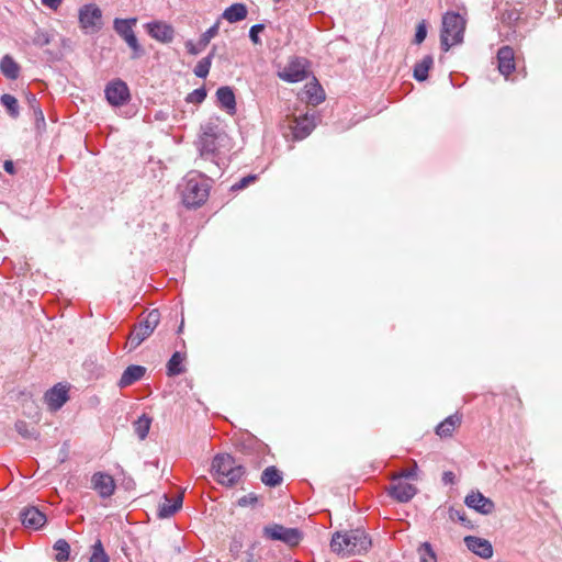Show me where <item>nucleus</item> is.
<instances>
[{"mask_svg":"<svg viewBox=\"0 0 562 562\" xmlns=\"http://www.w3.org/2000/svg\"><path fill=\"white\" fill-rule=\"evenodd\" d=\"M227 126L218 117H211L201 125L196 147L201 159L210 160L220 169V161L233 148Z\"/></svg>","mask_w":562,"mask_h":562,"instance_id":"obj_1","label":"nucleus"},{"mask_svg":"<svg viewBox=\"0 0 562 562\" xmlns=\"http://www.w3.org/2000/svg\"><path fill=\"white\" fill-rule=\"evenodd\" d=\"M372 546V540L366 530L357 528L347 531H338L333 535L331 550L342 557L362 554Z\"/></svg>","mask_w":562,"mask_h":562,"instance_id":"obj_2","label":"nucleus"},{"mask_svg":"<svg viewBox=\"0 0 562 562\" xmlns=\"http://www.w3.org/2000/svg\"><path fill=\"white\" fill-rule=\"evenodd\" d=\"M212 474L218 484L233 487L241 481L246 474V469L237 463L233 456L218 453L212 461Z\"/></svg>","mask_w":562,"mask_h":562,"instance_id":"obj_3","label":"nucleus"},{"mask_svg":"<svg viewBox=\"0 0 562 562\" xmlns=\"http://www.w3.org/2000/svg\"><path fill=\"white\" fill-rule=\"evenodd\" d=\"M209 191L207 180L200 172L191 171L181 184L182 202L188 207L201 206L206 201Z\"/></svg>","mask_w":562,"mask_h":562,"instance_id":"obj_4","label":"nucleus"},{"mask_svg":"<svg viewBox=\"0 0 562 562\" xmlns=\"http://www.w3.org/2000/svg\"><path fill=\"white\" fill-rule=\"evenodd\" d=\"M465 30V20L457 12H447L442 16L440 46L448 52L451 46L462 43Z\"/></svg>","mask_w":562,"mask_h":562,"instance_id":"obj_5","label":"nucleus"},{"mask_svg":"<svg viewBox=\"0 0 562 562\" xmlns=\"http://www.w3.org/2000/svg\"><path fill=\"white\" fill-rule=\"evenodd\" d=\"M317 123L316 112L310 108H294L292 114L286 115L288 127L292 131L294 139L307 137Z\"/></svg>","mask_w":562,"mask_h":562,"instance_id":"obj_6","label":"nucleus"},{"mask_svg":"<svg viewBox=\"0 0 562 562\" xmlns=\"http://www.w3.org/2000/svg\"><path fill=\"white\" fill-rule=\"evenodd\" d=\"M159 322L160 313L158 310L150 311L143 321L135 325L128 335L127 345H130V349L133 350L137 348L146 338H148L154 333Z\"/></svg>","mask_w":562,"mask_h":562,"instance_id":"obj_7","label":"nucleus"},{"mask_svg":"<svg viewBox=\"0 0 562 562\" xmlns=\"http://www.w3.org/2000/svg\"><path fill=\"white\" fill-rule=\"evenodd\" d=\"M262 536L269 540L281 541L291 547L297 546L302 540V532L297 528H289L279 524L265 526Z\"/></svg>","mask_w":562,"mask_h":562,"instance_id":"obj_8","label":"nucleus"},{"mask_svg":"<svg viewBox=\"0 0 562 562\" xmlns=\"http://www.w3.org/2000/svg\"><path fill=\"white\" fill-rule=\"evenodd\" d=\"M135 18L131 19H115L113 27L115 32L126 42V44L133 50V58L139 57L143 53L142 46L138 44L137 37L133 31V26L136 24Z\"/></svg>","mask_w":562,"mask_h":562,"instance_id":"obj_9","label":"nucleus"},{"mask_svg":"<svg viewBox=\"0 0 562 562\" xmlns=\"http://www.w3.org/2000/svg\"><path fill=\"white\" fill-rule=\"evenodd\" d=\"M79 23L86 33H95L102 27V12L95 4H86L79 10Z\"/></svg>","mask_w":562,"mask_h":562,"instance_id":"obj_10","label":"nucleus"},{"mask_svg":"<svg viewBox=\"0 0 562 562\" xmlns=\"http://www.w3.org/2000/svg\"><path fill=\"white\" fill-rule=\"evenodd\" d=\"M280 79L286 82H300L307 78V60L303 57L292 58L283 69L278 72Z\"/></svg>","mask_w":562,"mask_h":562,"instance_id":"obj_11","label":"nucleus"},{"mask_svg":"<svg viewBox=\"0 0 562 562\" xmlns=\"http://www.w3.org/2000/svg\"><path fill=\"white\" fill-rule=\"evenodd\" d=\"M104 93L110 105H122L130 99L128 87L120 79L109 82L105 87Z\"/></svg>","mask_w":562,"mask_h":562,"instance_id":"obj_12","label":"nucleus"},{"mask_svg":"<svg viewBox=\"0 0 562 562\" xmlns=\"http://www.w3.org/2000/svg\"><path fill=\"white\" fill-rule=\"evenodd\" d=\"M91 487L102 498L112 496L115 492V481L112 475L104 472H95L91 477Z\"/></svg>","mask_w":562,"mask_h":562,"instance_id":"obj_13","label":"nucleus"},{"mask_svg":"<svg viewBox=\"0 0 562 562\" xmlns=\"http://www.w3.org/2000/svg\"><path fill=\"white\" fill-rule=\"evenodd\" d=\"M390 495L401 503L409 502L417 493V487L396 476L390 486Z\"/></svg>","mask_w":562,"mask_h":562,"instance_id":"obj_14","label":"nucleus"},{"mask_svg":"<svg viewBox=\"0 0 562 562\" xmlns=\"http://www.w3.org/2000/svg\"><path fill=\"white\" fill-rule=\"evenodd\" d=\"M68 398V387L61 383L54 385L44 394V401L52 412H56L61 408Z\"/></svg>","mask_w":562,"mask_h":562,"instance_id":"obj_15","label":"nucleus"},{"mask_svg":"<svg viewBox=\"0 0 562 562\" xmlns=\"http://www.w3.org/2000/svg\"><path fill=\"white\" fill-rule=\"evenodd\" d=\"M469 508L476 510L480 514L488 515L493 513L495 505L492 499L485 497L481 492H472L467 495L464 499Z\"/></svg>","mask_w":562,"mask_h":562,"instance_id":"obj_16","label":"nucleus"},{"mask_svg":"<svg viewBox=\"0 0 562 562\" xmlns=\"http://www.w3.org/2000/svg\"><path fill=\"white\" fill-rule=\"evenodd\" d=\"M497 67L499 72L507 78L515 70V54L510 46H502L497 52Z\"/></svg>","mask_w":562,"mask_h":562,"instance_id":"obj_17","label":"nucleus"},{"mask_svg":"<svg viewBox=\"0 0 562 562\" xmlns=\"http://www.w3.org/2000/svg\"><path fill=\"white\" fill-rule=\"evenodd\" d=\"M464 543L470 551L483 559H490L493 555V547L486 539L467 536Z\"/></svg>","mask_w":562,"mask_h":562,"instance_id":"obj_18","label":"nucleus"},{"mask_svg":"<svg viewBox=\"0 0 562 562\" xmlns=\"http://www.w3.org/2000/svg\"><path fill=\"white\" fill-rule=\"evenodd\" d=\"M147 32L148 34L162 43H170L173 40L175 31L173 27L164 22H150L147 23Z\"/></svg>","mask_w":562,"mask_h":562,"instance_id":"obj_19","label":"nucleus"},{"mask_svg":"<svg viewBox=\"0 0 562 562\" xmlns=\"http://www.w3.org/2000/svg\"><path fill=\"white\" fill-rule=\"evenodd\" d=\"M21 520L25 527L38 529L46 522V516L36 507H26L21 512Z\"/></svg>","mask_w":562,"mask_h":562,"instance_id":"obj_20","label":"nucleus"},{"mask_svg":"<svg viewBox=\"0 0 562 562\" xmlns=\"http://www.w3.org/2000/svg\"><path fill=\"white\" fill-rule=\"evenodd\" d=\"M146 373V368L142 366H128L121 375L117 382L120 389L127 387L135 382L139 381Z\"/></svg>","mask_w":562,"mask_h":562,"instance_id":"obj_21","label":"nucleus"},{"mask_svg":"<svg viewBox=\"0 0 562 562\" xmlns=\"http://www.w3.org/2000/svg\"><path fill=\"white\" fill-rule=\"evenodd\" d=\"M461 420L462 417L458 413L448 416L436 427V434L441 438L451 437Z\"/></svg>","mask_w":562,"mask_h":562,"instance_id":"obj_22","label":"nucleus"},{"mask_svg":"<svg viewBox=\"0 0 562 562\" xmlns=\"http://www.w3.org/2000/svg\"><path fill=\"white\" fill-rule=\"evenodd\" d=\"M247 12V8L244 3H234L224 10L222 19L229 23H236L246 19Z\"/></svg>","mask_w":562,"mask_h":562,"instance_id":"obj_23","label":"nucleus"},{"mask_svg":"<svg viewBox=\"0 0 562 562\" xmlns=\"http://www.w3.org/2000/svg\"><path fill=\"white\" fill-rule=\"evenodd\" d=\"M165 501L158 507V516L160 518H168L177 513L182 505V498L178 496L175 499H169L166 495L164 496Z\"/></svg>","mask_w":562,"mask_h":562,"instance_id":"obj_24","label":"nucleus"},{"mask_svg":"<svg viewBox=\"0 0 562 562\" xmlns=\"http://www.w3.org/2000/svg\"><path fill=\"white\" fill-rule=\"evenodd\" d=\"M434 65L431 55H426L422 60L417 61L414 66L413 76L417 81H425L428 78L429 69Z\"/></svg>","mask_w":562,"mask_h":562,"instance_id":"obj_25","label":"nucleus"},{"mask_svg":"<svg viewBox=\"0 0 562 562\" xmlns=\"http://www.w3.org/2000/svg\"><path fill=\"white\" fill-rule=\"evenodd\" d=\"M0 70L7 78L16 79L20 72V67L10 55H5L0 60Z\"/></svg>","mask_w":562,"mask_h":562,"instance_id":"obj_26","label":"nucleus"},{"mask_svg":"<svg viewBox=\"0 0 562 562\" xmlns=\"http://www.w3.org/2000/svg\"><path fill=\"white\" fill-rule=\"evenodd\" d=\"M261 482L267 486L274 487L281 484L282 475L276 467L271 465L263 470Z\"/></svg>","mask_w":562,"mask_h":562,"instance_id":"obj_27","label":"nucleus"},{"mask_svg":"<svg viewBox=\"0 0 562 562\" xmlns=\"http://www.w3.org/2000/svg\"><path fill=\"white\" fill-rule=\"evenodd\" d=\"M305 89L311 102L318 104L325 101V92L317 81L307 83Z\"/></svg>","mask_w":562,"mask_h":562,"instance_id":"obj_28","label":"nucleus"},{"mask_svg":"<svg viewBox=\"0 0 562 562\" xmlns=\"http://www.w3.org/2000/svg\"><path fill=\"white\" fill-rule=\"evenodd\" d=\"M216 100L220 105H236L234 91L228 86H224L217 89Z\"/></svg>","mask_w":562,"mask_h":562,"instance_id":"obj_29","label":"nucleus"},{"mask_svg":"<svg viewBox=\"0 0 562 562\" xmlns=\"http://www.w3.org/2000/svg\"><path fill=\"white\" fill-rule=\"evenodd\" d=\"M54 33L43 29H36L32 36V43L37 47H44L50 44L54 41Z\"/></svg>","mask_w":562,"mask_h":562,"instance_id":"obj_30","label":"nucleus"},{"mask_svg":"<svg viewBox=\"0 0 562 562\" xmlns=\"http://www.w3.org/2000/svg\"><path fill=\"white\" fill-rule=\"evenodd\" d=\"M213 55H214V48L206 57H204L198 61V64L195 65L194 70H193L194 75L196 77L205 78L209 75Z\"/></svg>","mask_w":562,"mask_h":562,"instance_id":"obj_31","label":"nucleus"},{"mask_svg":"<svg viewBox=\"0 0 562 562\" xmlns=\"http://www.w3.org/2000/svg\"><path fill=\"white\" fill-rule=\"evenodd\" d=\"M183 357L180 352H175L168 361V375H178L184 371L182 366Z\"/></svg>","mask_w":562,"mask_h":562,"instance_id":"obj_32","label":"nucleus"},{"mask_svg":"<svg viewBox=\"0 0 562 562\" xmlns=\"http://www.w3.org/2000/svg\"><path fill=\"white\" fill-rule=\"evenodd\" d=\"M54 550L57 552L55 557L57 562H66L69 559L70 546L66 540H57L54 544Z\"/></svg>","mask_w":562,"mask_h":562,"instance_id":"obj_33","label":"nucleus"},{"mask_svg":"<svg viewBox=\"0 0 562 562\" xmlns=\"http://www.w3.org/2000/svg\"><path fill=\"white\" fill-rule=\"evenodd\" d=\"M151 419L143 415L140 416L135 423H134V429L139 439H145L148 435L149 428H150Z\"/></svg>","mask_w":562,"mask_h":562,"instance_id":"obj_34","label":"nucleus"},{"mask_svg":"<svg viewBox=\"0 0 562 562\" xmlns=\"http://www.w3.org/2000/svg\"><path fill=\"white\" fill-rule=\"evenodd\" d=\"M220 20L216 21L210 29H207L199 40V46L202 48L206 47L212 38H214L218 34L220 30Z\"/></svg>","mask_w":562,"mask_h":562,"instance_id":"obj_35","label":"nucleus"},{"mask_svg":"<svg viewBox=\"0 0 562 562\" xmlns=\"http://www.w3.org/2000/svg\"><path fill=\"white\" fill-rule=\"evenodd\" d=\"M89 562H109V557L105 553L103 546L100 540H98L92 546V554L89 559Z\"/></svg>","mask_w":562,"mask_h":562,"instance_id":"obj_36","label":"nucleus"},{"mask_svg":"<svg viewBox=\"0 0 562 562\" xmlns=\"http://www.w3.org/2000/svg\"><path fill=\"white\" fill-rule=\"evenodd\" d=\"M15 430L18 431L19 435H21L25 439H33V438H36V436H37L34 428H30L27 423H25L23 420H18L15 423Z\"/></svg>","mask_w":562,"mask_h":562,"instance_id":"obj_37","label":"nucleus"},{"mask_svg":"<svg viewBox=\"0 0 562 562\" xmlns=\"http://www.w3.org/2000/svg\"><path fill=\"white\" fill-rule=\"evenodd\" d=\"M206 98V90L205 88L201 87V88H198L195 90H193L192 92L188 93V95L186 97V102L187 103H202Z\"/></svg>","mask_w":562,"mask_h":562,"instance_id":"obj_38","label":"nucleus"},{"mask_svg":"<svg viewBox=\"0 0 562 562\" xmlns=\"http://www.w3.org/2000/svg\"><path fill=\"white\" fill-rule=\"evenodd\" d=\"M426 36H427V24L425 21H422L418 23V25L416 27L414 43L417 45L422 44L425 41Z\"/></svg>","mask_w":562,"mask_h":562,"instance_id":"obj_39","label":"nucleus"},{"mask_svg":"<svg viewBox=\"0 0 562 562\" xmlns=\"http://www.w3.org/2000/svg\"><path fill=\"white\" fill-rule=\"evenodd\" d=\"M265 29L263 24H255L249 30V37L251 42L256 45L261 44V40L259 37V33L262 32Z\"/></svg>","mask_w":562,"mask_h":562,"instance_id":"obj_40","label":"nucleus"},{"mask_svg":"<svg viewBox=\"0 0 562 562\" xmlns=\"http://www.w3.org/2000/svg\"><path fill=\"white\" fill-rule=\"evenodd\" d=\"M257 179V176H254V175H249L247 177H244L241 178L239 181H237L236 183H234L232 186V189L233 190H243L245 189L249 183L256 181Z\"/></svg>","mask_w":562,"mask_h":562,"instance_id":"obj_41","label":"nucleus"},{"mask_svg":"<svg viewBox=\"0 0 562 562\" xmlns=\"http://www.w3.org/2000/svg\"><path fill=\"white\" fill-rule=\"evenodd\" d=\"M398 477H401L403 480H405V479L417 480V463L414 462L413 468L402 471L401 474L398 475Z\"/></svg>","mask_w":562,"mask_h":562,"instance_id":"obj_42","label":"nucleus"},{"mask_svg":"<svg viewBox=\"0 0 562 562\" xmlns=\"http://www.w3.org/2000/svg\"><path fill=\"white\" fill-rule=\"evenodd\" d=\"M257 501H258L257 496L255 494L250 493V494L245 495L241 498H239L238 504L240 506H247L250 504H255Z\"/></svg>","mask_w":562,"mask_h":562,"instance_id":"obj_43","label":"nucleus"},{"mask_svg":"<svg viewBox=\"0 0 562 562\" xmlns=\"http://www.w3.org/2000/svg\"><path fill=\"white\" fill-rule=\"evenodd\" d=\"M256 543L251 546L250 549L246 551V561L245 562H261V558L257 557L254 552Z\"/></svg>","mask_w":562,"mask_h":562,"instance_id":"obj_44","label":"nucleus"},{"mask_svg":"<svg viewBox=\"0 0 562 562\" xmlns=\"http://www.w3.org/2000/svg\"><path fill=\"white\" fill-rule=\"evenodd\" d=\"M419 551L420 552L424 551L431 560H436V554H435L430 543H428V542L422 543Z\"/></svg>","mask_w":562,"mask_h":562,"instance_id":"obj_45","label":"nucleus"},{"mask_svg":"<svg viewBox=\"0 0 562 562\" xmlns=\"http://www.w3.org/2000/svg\"><path fill=\"white\" fill-rule=\"evenodd\" d=\"M449 516L452 520H459V521L465 520L464 513L461 510H458V509L451 508L449 512Z\"/></svg>","mask_w":562,"mask_h":562,"instance_id":"obj_46","label":"nucleus"},{"mask_svg":"<svg viewBox=\"0 0 562 562\" xmlns=\"http://www.w3.org/2000/svg\"><path fill=\"white\" fill-rule=\"evenodd\" d=\"M1 103L2 105H15L16 99L11 94L4 93L1 95Z\"/></svg>","mask_w":562,"mask_h":562,"instance_id":"obj_47","label":"nucleus"},{"mask_svg":"<svg viewBox=\"0 0 562 562\" xmlns=\"http://www.w3.org/2000/svg\"><path fill=\"white\" fill-rule=\"evenodd\" d=\"M34 116H35V120L37 122V127L40 128V123L45 126V117H44V114L41 110V108H35L34 109Z\"/></svg>","mask_w":562,"mask_h":562,"instance_id":"obj_48","label":"nucleus"},{"mask_svg":"<svg viewBox=\"0 0 562 562\" xmlns=\"http://www.w3.org/2000/svg\"><path fill=\"white\" fill-rule=\"evenodd\" d=\"M454 473L451 472V471H446L443 472L442 474V482L448 485V484H453L454 483Z\"/></svg>","mask_w":562,"mask_h":562,"instance_id":"obj_49","label":"nucleus"},{"mask_svg":"<svg viewBox=\"0 0 562 562\" xmlns=\"http://www.w3.org/2000/svg\"><path fill=\"white\" fill-rule=\"evenodd\" d=\"M117 110H119L120 115H124L126 117H130V116H133L136 114V112L134 111V108L120 106V108H117Z\"/></svg>","mask_w":562,"mask_h":562,"instance_id":"obj_50","label":"nucleus"},{"mask_svg":"<svg viewBox=\"0 0 562 562\" xmlns=\"http://www.w3.org/2000/svg\"><path fill=\"white\" fill-rule=\"evenodd\" d=\"M3 168L10 175H14L15 173L14 164L11 160H5L4 164H3Z\"/></svg>","mask_w":562,"mask_h":562,"instance_id":"obj_51","label":"nucleus"},{"mask_svg":"<svg viewBox=\"0 0 562 562\" xmlns=\"http://www.w3.org/2000/svg\"><path fill=\"white\" fill-rule=\"evenodd\" d=\"M63 0H42L43 4L47 5L50 9H56Z\"/></svg>","mask_w":562,"mask_h":562,"instance_id":"obj_52","label":"nucleus"},{"mask_svg":"<svg viewBox=\"0 0 562 562\" xmlns=\"http://www.w3.org/2000/svg\"><path fill=\"white\" fill-rule=\"evenodd\" d=\"M188 52L192 55H196L201 52L202 47L200 48L195 47L191 42L187 43Z\"/></svg>","mask_w":562,"mask_h":562,"instance_id":"obj_53","label":"nucleus"},{"mask_svg":"<svg viewBox=\"0 0 562 562\" xmlns=\"http://www.w3.org/2000/svg\"><path fill=\"white\" fill-rule=\"evenodd\" d=\"M8 113L11 117H16L19 115V108H7Z\"/></svg>","mask_w":562,"mask_h":562,"instance_id":"obj_54","label":"nucleus"},{"mask_svg":"<svg viewBox=\"0 0 562 562\" xmlns=\"http://www.w3.org/2000/svg\"><path fill=\"white\" fill-rule=\"evenodd\" d=\"M167 114H165L162 111H158L156 114H155V119L156 120H159V121H164L167 119Z\"/></svg>","mask_w":562,"mask_h":562,"instance_id":"obj_55","label":"nucleus"},{"mask_svg":"<svg viewBox=\"0 0 562 562\" xmlns=\"http://www.w3.org/2000/svg\"><path fill=\"white\" fill-rule=\"evenodd\" d=\"M227 109L229 110V112H228V113H229V115H231V116H233V115L235 114V109H236V108L229 106V108H227Z\"/></svg>","mask_w":562,"mask_h":562,"instance_id":"obj_56","label":"nucleus"},{"mask_svg":"<svg viewBox=\"0 0 562 562\" xmlns=\"http://www.w3.org/2000/svg\"><path fill=\"white\" fill-rule=\"evenodd\" d=\"M32 101H35V95L32 94L31 97H29V102H32Z\"/></svg>","mask_w":562,"mask_h":562,"instance_id":"obj_57","label":"nucleus"},{"mask_svg":"<svg viewBox=\"0 0 562 562\" xmlns=\"http://www.w3.org/2000/svg\"><path fill=\"white\" fill-rule=\"evenodd\" d=\"M32 101H35V95L32 94L31 97H29V102H32Z\"/></svg>","mask_w":562,"mask_h":562,"instance_id":"obj_58","label":"nucleus"},{"mask_svg":"<svg viewBox=\"0 0 562 562\" xmlns=\"http://www.w3.org/2000/svg\"><path fill=\"white\" fill-rule=\"evenodd\" d=\"M32 101H35V95L32 94L31 97H29V102H32Z\"/></svg>","mask_w":562,"mask_h":562,"instance_id":"obj_59","label":"nucleus"},{"mask_svg":"<svg viewBox=\"0 0 562 562\" xmlns=\"http://www.w3.org/2000/svg\"><path fill=\"white\" fill-rule=\"evenodd\" d=\"M420 562H430V561H428L425 557H422Z\"/></svg>","mask_w":562,"mask_h":562,"instance_id":"obj_60","label":"nucleus"}]
</instances>
